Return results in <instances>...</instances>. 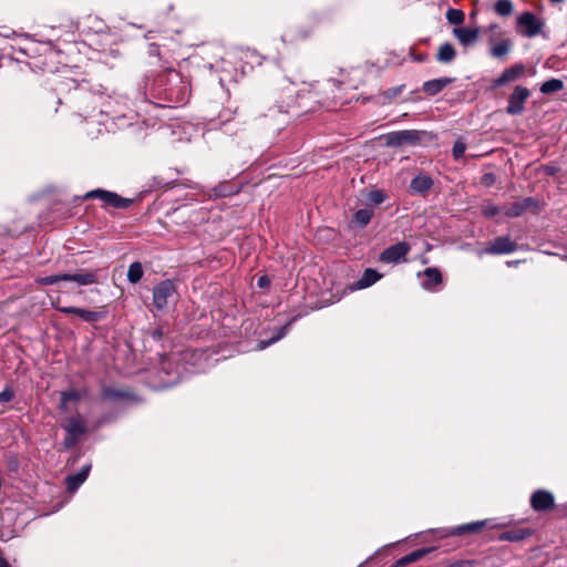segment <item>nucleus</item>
Returning <instances> with one entry per match:
<instances>
[{
  "mask_svg": "<svg viewBox=\"0 0 567 567\" xmlns=\"http://www.w3.org/2000/svg\"><path fill=\"white\" fill-rule=\"evenodd\" d=\"M398 93H400V90H394L393 94L395 95Z\"/></svg>",
  "mask_w": 567,
  "mask_h": 567,
  "instance_id": "42",
  "label": "nucleus"
},
{
  "mask_svg": "<svg viewBox=\"0 0 567 567\" xmlns=\"http://www.w3.org/2000/svg\"><path fill=\"white\" fill-rule=\"evenodd\" d=\"M86 197L99 198L101 199L105 206H111L114 208H127L132 200L128 198H124L116 193L104 190V189H95L86 194Z\"/></svg>",
  "mask_w": 567,
  "mask_h": 567,
  "instance_id": "4",
  "label": "nucleus"
},
{
  "mask_svg": "<svg viewBox=\"0 0 567 567\" xmlns=\"http://www.w3.org/2000/svg\"><path fill=\"white\" fill-rule=\"evenodd\" d=\"M91 466H84L79 473L66 477V487L70 493L75 492L87 478Z\"/></svg>",
  "mask_w": 567,
  "mask_h": 567,
  "instance_id": "18",
  "label": "nucleus"
},
{
  "mask_svg": "<svg viewBox=\"0 0 567 567\" xmlns=\"http://www.w3.org/2000/svg\"><path fill=\"white\" fill-rule=\"evenodd\" d=\"M385 198L386 195L381 189H373L368 194V199L374 205L382 204L385 200Z\"/></svg>",
  "mask_w": 567,
  "mask_h": 567,
  "instance_id": "31",
  "label": "nucleus"
},
{
  "mask_svg": "<svg viewBox=\"0 0 567 567\" xmlns=\"http://www.w3.org/2000/svg\"><path fill=\"white\" fill-rule=\"evenodd\" d=\"M491 53L494 58H504L508 54L512 48V41L509 39L502 40L495 43L493 39L489 40Z\"/></svg>",
  "mask_w": 567,
  "mask_h": 567,
  "instance_id": "21",
  "label": "nucleus"
},
{
  "mask_svg": "<svg viewBox=\"0 0 567 567\" xmlns=\"http://www.w3.org/2000/svg\"><path fill=\"white\" fill-rule=\"evenodd\" d=\"M59 311L63 313H73L79 316L81 319L87 322H95L101 319V313L97 311H91L76 307H55Z\"/></svg>",
  "mask_w": 567,
  "mask_h": 567,
  "instance_id": "14",
  "label": "nucleus"
},
{
  "mask_svg": "<svg viewBox=\"0 0 567 567\" xmlns=\"http://www.w3.org/2000/svg\"><path fill=\"white\" fill-rule=\"evenodd\" d=\"M13 398V392L11 390H4L0 393V400L8 402Z\"/></svg>",
  "mask_w": 567,
  "mask_h": 567,
  "instance_id": "37",
  "label": "nucleus"
},
{
  "mask_svg": "<svg viewBox=\"0 0 567 567\" xmlns=\"http://www.w3.org/2000/svg\"><path fill=\"white\" fill-rule=\"evenodd\" d=\"M64 429L68 433V439H66V444L70 446L72 445L82 434L85 433L86 431V425H85V422L84 420L76 415V416H72L70 417L65 425H64Z\"/></svg>",
  "mask_w": 567,
  "mask_h": 567,
  "instance_id": "11",
  "label": "nucleus"
},
{
  "mask_svg": "<svg viewBox=\"0 0 567 567\" xmlns=\"http://www.w3.org/2000/svg\"><path fill=\"white\" fill-rule=\"evenodd\" d=\"M563 87H564V83L561 80L550 79L542 84L540 92L543 94H550V93L558 92V91L563 90Z\"/></svg>",
  "mask_w": 567,
  "mask_h": 567,
  "instance_id": "27",
  "label": "nucleus"
},
{
  "mask_svg": "<svg viewBox=\"0 0 567 567\" xmlns=\"http://www.w3.org/2000/svg\"><path fill=\"white\" fill-rule=\"evenodd\" d=\"M454 80L451 78H440L426 81L423 84V92L427 95H436L442 90H444L449 84H451Z\"/></svg>",
  "mask_w": 567,
  "mask_h": 567,
  "instance_id": "15",
  "label": "nucleus"
},
{
  "mask_svg": "<svg viewBox=\"0 0 567 567\" xmlns=\"http://www.w3.org/2000/svg\"><path fill=\"white\" fill-rule=\"evenodd\" d=\"M516 249L517 244L515 241L511 240L507 236H502L492 240L484 249V252L488 255H503L514 252Z\"/></svg>",
  "mask_w": 567,
  "mask_h": 567,
  "instance_id": "9",
  "label": "nucleus"
},
{
  "mask_svg": "<svg viewBox=\"0 0 567 567\" xmlns=\"http://www.w3.org/2000/svg\"><path fill=\"white\" fill-rule=\"evenodd\" d=\"M530 96V91L523 85H516L508 97L506 113L509 115H519L525 110V103Z\"/></svg>",
  "mask_w": 567,
  "mask_h": 567,
  "instance_id": "2",
  "label": "nucleus"
},
{
  "mask_svg": "<svg viewBox=\"0 0 567 567\" xmlns=\"http://www.w3.org/2000/svg\"><path fill=\"white\" fill-rule=\"evenodd\" d=\"M372 217H373L372 208H362V209H359L354 214L353 220L360 226H365L370 223Z\"/></svg>",
  "mask_w": 567,
  "mask_h": 567,
  "instance_id": "28",
  "label": "nucleus"
},
{
  "mask_svg": "<svg viewBox=\"0 0 567 567\" xmlns=\"http://www.w3.org/2000/svg\"><path fill=\"white\" fill-rule=\"evenodd\" d=\"M432 179L425 175H419L411 182V188L417 193H424L432 186Z\"/></svg>",
  "mask_w": 567,
  "mask_h": 567,
  "instance_id": "25",
  "label": "nucleus"
},
{
  "mask_svg": "<svg viewBox=\"0 0 567 567\" xmlns=\"http://www.w3.org/2000/svg\"><path fill=\"white\" fill-rule=\"evenodd\" d=\"M453 35L458 40V42L462 45L467 47L474 44L477 41L480 30L477 28H454Z\"/></svg>",
  "mask_w": 567,
  "mask_h": 567,
  "instance_id": "13",
  "label": "nucleus"
},
{
  "mask_svg": "<svg viewBox=\"0 0 567 567\" xmlns=\"http://www.w3.org/2000/svg\"><path fill=\"white\" fill-rule=\"evenodd\" d=\"M82 399V393L75 389L61 392L60 395V409L68 411L70 402H79Z\"/></svg>",
  "mask_w": 567,
  "mask_h": 567,
  "instance_id": "24",
  "label": "nucleus"
},
{
  "mask_svg": "<svg viewBox=\"0 0 567 567\" xmlns=\"http://www.w3.org/2000/svg\"><path fill=\"white\" fill-rule=\"evenodd\" d=\"M102 396L104 399H114V398L123 396V393L118 392V391H115L113 389H104L103 392H102Z\"/></svg>",
  "mask_w": 567,
  "mask_h": 567,
  "instance_id": "35",
  "label": "nucleus"
},
{
  "mask_svg": "<svg viewBox=\"0 0 567 567\" xmlns=\"http://www.w3.org/2000/svg\"><path fill=\"white\" fill-rule=\"evenodd\" d=\"M551 2H563L564 0H550Z\"/></svg>",
  "mask_w": 567,
  "mask_h": 567,
  "instance_id": "41",
  "label": "nucleus"
},
{
  "mask_svg": "<svg viewBox=\"0 0 567 567\" xmlns=\"http://www.w3.org/2000/svg\"><path fill=\"white\" fill-rule=\"evenodd\" d=\"M525 73V66L522 63H515L512 66L505 69L501 75L494 80V86H502L506 83L514 82L523 76Z\"/></svg>",
  "mask_w": 567,
  "mask_h": 567,
  "instance_id": "12",
  "label": "nucleus"
},
{
  "mask_svg": "<svg viewBox=\"0 0 567 567\" xmlns=\"http://www.w3.org/2000/svg\"><path fill=\"white\" fill-rule=\"evenodd\" d=\"M96 274L94 271L81 274H63V281H75L80 286H87L96 282Z\"/></svg>",
  "mask_w": 567,
  "mask_h": 567,
  "instance_id": "19",
  "label": "nucleus"
},
{
  "mask_svg": "<svg viewBox=\"0 0 567 567\" xmlns=\"http://www.w3.org/2000/svg\"><path fill=\"white\" fill-rule=\"evenodd\" d=\"M538 210V203L535 199L527 197L522 200L515 202L508 206H505L503 208V214L507 217H518L526 212L537 213Z\"/></svg>",
  "mask_w": 567,
  "mask_h": 567,
  "instance_id": "5",
  "label": "nucleus"
},
{
  "mask_svg": "<svg viewBox=\"0 0 567 567\" xmlns=\"http://www.w3.org/2000/svg\"><path fill=\"white\" fill-rule=\"evenodd\" d=\"M410 250V245L405 241H401L385 248L380 254L379 260L384 264H399L406 260V255Z\"/></svg>",
  "mask_w": 567,
  "mask_h": 567,
  "instance_id": "3",
  "label": "nucleus"
},
{
  "mask_svg": "<svg viewBox=\"0 0 567 567\" xmlns=\"http://www.w3.org/2000/svg\"><path fill=\"white\" fill-rule=\"evenodd\" d=\"M494 528L496 525L492 524L491 519L477 520L453 527L445 532L443 536H461L464 534H476L482 532L484 528Z\"/></svg>",
  "mask_w": 567,
  "mask_h": 567,
  "instance_id": "6",
  "label": "nucleus"
},
{
  "mask_svg": "<svg viewBox=\"0 0 567 567\" xmlns=\"http://www.w3.org/2000/svg\"><path fill=\"white\" fill-rule=\"evenodd\" d=\"M497 28H498V25H497V24H492V25H489V27H488V29H489L491 31H493V30H495V29H497Z\"/></svg>",
  "mask_w": 567,
  "mask_h": 567,
  "instance_id": "39",
  "label": "nucleus"
},
{
  "mask_svg": "<svg viewBox=\"0 0 567 567\" xmlns=\"http://www.w3.org/2000/svg\"><path fill=\"white\" fill-rule=\"evenodd\" d=\"M382 278V275L379 274L377 270L372 268H368L364 270L362 277L354 284L353 289H364L373 284H375L378 280Z\"/></svg>",
  "mask_w": 567,
  "mask_h": 567,
  "instance_id": "17",
  "label": "nucleus"
},
{
  "mask_svg": "<svg viewBox=\"0 0 567 567\" xmlns=\"http://www.w3.org/2000/svg\"><path fill=\"white\" fill-rule=\"evenodd\" d=\"M455 56H456V51L451 43L445 42L440 45V48L437 50V54H436L437 61H440L442 63H450L455 59Z\"/></svg>",
  "mask_w": 567,
  "mask_h": 567,
  "instance_id": "23",
  "label": "nucleus"
},
{
  "mask_svg": "<svg viewBox=\"0 0 567 567\" xmlns=\"http://www.w3.org/2000/svg\"><path fill=\"white\" fill-rule=\"evenodd\" d=\"M386 146H402L405 144H414L419 141L416 131H398L392 132L382 137Z\"/></svg>",
  "mask_w": 567,
  "mask_h": 567,
  "instance_id": "7",
  "label": "nucleus"
},
{
  "mask_svg": "<svg viewBox=\"0 0 567 567\" xmlns=\"http://www.w3.org/2000/svg\"><path fill=\"white\" fill-rule=\"evenodd\" d=\"M35 281L41 286L54 285L59 281H63V275H53L48 277H39Z\"/></svg>",
  "mask_w": 567,
  "mask_h": 567,
  "instance_id": "32",
  "label": "nucleus"
},
{
  "mask_svg": "<svg viewBox=\"0 0 567 567\" xmlns=\"http://www.w3.org/2000/svg\"><path fill=\"white\" fill-rule=\"evenodd\" d=\"M563 260L567 261V254L561 257Z\"/></svg>",
  "mask_w": 567,
  "mask_h": 567,
  "instance_id": "40",
  "label": "nucleus"
},
{
  "mask_svg": "<svg viewBox=\"0 0 567 567\" xmlns=\"http://www.w3.org/2000/svg\"><path fill=\"white\" fill-rule=\"evenodd\" d=\"M499 213H503V208L493 204H487L482 207V214L487 218L494 217Z\"/></svg>",
  "mask_w": 567,
  "mask_h": 567,
  "instance_id": "33",
  "label": "nucleus"
},
{
  "mask_svg": "<svg viewBox=\"0 0 567 567\" xmlns=\"http://www.w3.org/2000/svg\"><path fill=\"white\" fill-rule=\"evenodd\" d=\"M466 146L463 141H456L453 146V156L458 159L461 158L465 153Z\"/></svg>",
  "mask_w": 567,
  "mask_h": 567,
  "instance_id": "34",
  "label": "nucleus"
},
{
  "mask_svg": "<svg viewBox=\"0 0 567 567\" xmlns=\"http://www.w3.org/2000/svg\"><path fill=\"white\" fill-rule=\"evenodd\" d=\"M544 21L529 11H525L517 17L516 31L523 37L534 38L542 33Z\"/></svg>",
  "mask_w": 567,
  "mask_h": 567,
  "instance_id": "1",
  "label": "nucleus"
},
{
  "mask_svg": "<svg viewBox=\"0 0 567 567\" xmlns=\"http://www.w3.org/2000/svg\"><path fill=\"white\" fill-rule=\"evenodd\" d=\"M464 12L458 9H449L446 12V19L452 24H462L464 22Z\"/></svg>",
  "mask_w": 567,
  "mask_h": 567,
  "instance_id": "30",
  "label": "nucleus"
},
{
  "mask_svg": "<svg viewBox=\"0 0 567 567\" xmlns=\"http://www.w3.org/2000/svg\"><path fill=\"white\" fill-rule=\"evenodd\" d=\"M175 292V286L171 280L159 282L153 292V302L157 309H163L167 306L168 298Z\"/></svg>",
  "mask_w": 567,
  "mask_h": 567,
  "instance_id": "8",
  "label": "nucleus"
},
{
  "mask_svg": "<svg viewBox=\"0 0 567 567\" xmlns=\"http://www.w3.org/2000/svg\"><path fill=\"white\" fill-rule=\"evenodd\" d=\"M554 495L545 489L535 491L530 496V506L536 512H546L554 507Z\"/></svg>",
  "mask_w": 567,
  "mask_h": 567,
  "instance_id": "10",
  "label": "nucleus"
},
{
  "mask_svg": "<svg viewBox=\"0 0 567 567\" xmlns=\"http://www.w3.org/2000/svg\"><path fill=\"white\" fill-rule=\"evenodd\" d=\"M257 285L259 288L266 289L270 286V278L267 275H262L258 278Z\"/></svg>",
  "mask_w": 567,
  "mask_h": 567,
  "instance_id": "36",
  "label": "nucleus"
},
{
  "mask_svg": "<svg viewBox=\"0 0 567 567\" xmlns=\"http://www.w3.org/2000/svg\"><path fill=\"white\" fill-rule=\"evenodd\" d=\"M494 9L498 16L507 17L513 12V3L511 0H498Z\"/></svg>",
  "mask_w": 567,
  "mask_h": 567,
  "instance_id": "29",
  "label": "nucleus"
},
{
  "mask_svg": "<svg viewBox=\"0 0 567 567\" xmlns=\"http://www.w3.org/2000/svg\"><path fill=\"white\" fill-rule=\"evenodd\" d=\"M433 550V548H420V549H416L403 557H401L398 561H396V566L398 567H405L412 563H415L420 559H422L424 556H426L429 553H431Z\"/></svg>",
  "mask_w": 567,
  "mask_h": 567,
  "instance_id": "20",
  "label": "nucleus"
},
{
  "mask_svg": "<svg viewBox=\"0 0 567 567\" xmlns=\"http://www.w3.org/2000/svg\"><path fill=\"white\" fill-rule=\"evenodd\" d=\"M0 567H11L6 558L0 557Z\"/></svg>",
  "mask_w": 567,
  "mask_h": 567,
  "instance_id": "38",
  "label": "nucleus"
},
{
  "mask_svg": "<svg viewBox=\"0 0 567 567\" xmlns=\"http://www.w3.org/2000/svg\"><path fill=\"white\" fill-rule=\"evenodd\" d=\"M143 267L142 264L138 261H135L130 265L128 271H127V279L132 284H137L142 277H143Z\"/></svg>",
  "mask_w": 567,
  "mask_h": 567,
  "instance_id": "26",
  "label": "nucleus"
},
{
  "mask_svg": "<svg viewBox=\"0 0 567 567\" xmlns=\"http://www.w3.org/2000/svg\"><path fill=\"white\" fill-rule=\"evenodd\" d=\"M530 534H532V532L528 528L512 529V530L502 533L498 536V539L503 540V542H519V540H523L524 538L528 537Z\"/></svg>",
  "mask_w": 567,
  "mask_h": 567,
  "instance_id": "22",
  "label": "nucleus"
},
{
  "mask_svg": "<svg viewBox=\"0 0 567 567\" xmlns=\"http://www.w3.org/2000/svg\"><path fill=\"white\" fill-rule=\"evenodd\" d=\"M425 277L422 286L427 290H433L442 284V274L437 268L429 267L423 271Z\"/></svg>",
  "mask_w": 567,
  "mask_h": 567,
  "instance_id": "16",
  "label": "nucleus"
}]
</instances>
